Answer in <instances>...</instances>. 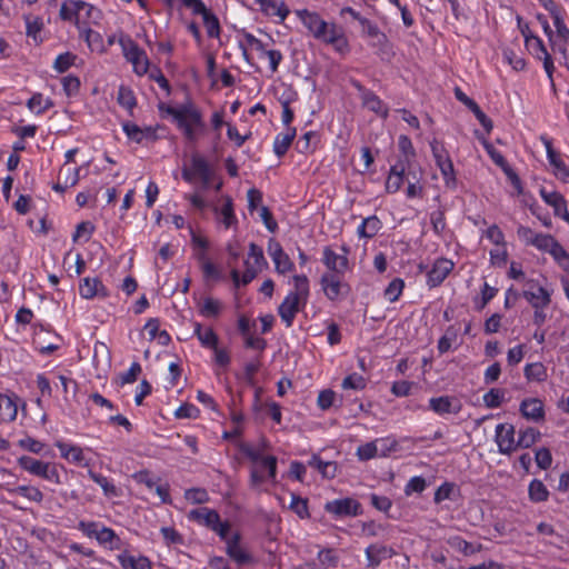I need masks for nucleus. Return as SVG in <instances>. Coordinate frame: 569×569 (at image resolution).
<instances>
[{
	"label": "nucleus",
	"mask_w": 569,
	"mask_h": 569,
	"mask_svg": "<svg viewBox=\"0 0 569 569\" xmlns=\"http://www.w3.org/2000/svg\"><path fill=\"white\" fill-rule=\"evenodd\" d=\"M208 131L203 110L189 97V93H186L184 100L180 101V134L184 147L194 150L207 137Z\"/></svg>",
	"instance_id": "1"
},
{
	"label": "nucleus",
	"mask_w": 569,
	"mask_h": 569,
	"mask_svg": "<svg viewBox=\"0 0 569 569\" xmlns=\"http://www.w3.org/2000/svg\"><path fill=\"white\" fill-rule=\"evenodd\" d=\"M296 14L315 39L331 44L340 53L349 50L348 40L341 27L335 22L325 21L317 12L307 9L297 10Z\"/></svg>",
	"instance_id": "2"
},
{
	"label": "nucleus",
	"mask_w": 569,
	"mask_h": 569,
	"mask_svg": "<svg viewBox=\"0 0 569 569\" xmlns=\"http://www.w3.org/2000/svg\"><path fill=\"white\" fill-rule=\"evenodd\" d=\"M295 289L278 307V313L287 328L293 323L296 315L303 310L309 298V280L305 274L293 276Z\"/></svg>",
	"instance_id": "3"
},
{
	"label": "nucleus",
	"mask_w": 569,
	"mask_h": 569,
	"mask_svg": "<svg viewBox=\"0 0 569 569\" xmlns=\"http://www.w3.org/2000/svg\"><path fill=\"white\" fill-rule=\"evenodd\" d=\"M18 465L24 471L40 477L54 485H61V478L59 473V466L57 463L42 461L30 456H21L18 459Z\"/></svg>",
	"instance_id": "4"
},
{
	"label": "nucleus",
	"mask_w": 569,
	"mask_h": 569,
	"mask_svg": "<svg viewBox=\"0 0 569 569\" xmlns=\"http://www.w3.org/2000/svg\"><path fill=\"white\" fill-rule=\"evenodd\" d=\"M183 179L189 182H194L197 180L201 181L202 186L207 188L211 180V171L207 160L199 156L198 153H193L191 157V163L189 167H186L182 172Z\"/></svg>",
	"instance_id": "5"
},
{
	"label": "nucleus",
	"mask_w": 569,
	"mask_h": 569,
	"mask_svg": "<svg viewBox=\"0 0 569 569\" xmlns=\"http://www.w3.org/2000/svg\"><path fill=\"white\" fill-rule=\"evenodd\" d=\"M540 140L546 148L548 161L553 168V174L562 182L569 183V167L563 162L560 154L553 149L552 142L548 137L541 136Z\"/></svg>",
	"instance_id": "6"
},
{
	"label": "nucleus",
	"mask_w": 569,
	"mask_h": 569,
	"mask_svg": "<svg viewBox=\"0 0 569 569\" xmlns=\"http://www.w3.org/2000/svg\"><path fill=\"white\" fill-rule=\"evenodd\" d=\"M325 510L336 517H356L361 513V505L352 498L336 499L328 501Z\"/></svg>",
	"instance_id": "7"
},
{
	"label": "nucleus",
	"mask_w": 569,
	"mask_h": 569,
	"mask_svg": "<svg viewBox=\"0 0 569 569\" xmlns=\"http://www.w3.org/2000/svg\"><path fill=\"white\" fill-rule=\"evenodd\" d=\"M515 427L510 423H499L496 427L495 440L498 450L502 455H510L517 450V441L515 440Z\"/></svg>",
	"instance_id": "8"
},
{
	"label": "nucleus",
	"mask_w": 569,
	"mask_h": 569,
	"mask_svg": "<svg viewBox=\"0 0 569 569\" xmlns=\"http://www.w3.org/2000/svg\"><path fill=\"white\" fill-rule=\"evenodd\" d=\"M268 253L271 257L278 273L284 274L293 270V262L283 251L281 244L273 238L268 241Z\"/></svg>",
	"instance_id": "9"
},
{
	"label": "nucleus",
	"mask_w": 569,
	"mask_h": 569,
	"mask_svg": "<svg viewBox=\"0 0 569 569\" xmlns=\"http://www.w3.org/2000/svg\"><path fill=\"white\" fill-rule=\"evenodd\" d=\"M343 273L337 272H326L322 274L320 279L321 288L329 300H337L342 292L343 288H348L346 283L342 282L341 276Z\"/></svg>",
	"instance_id": "10"
},
{
	"label": "nucleus",
	"mask_w": 569,
	"mask_h": 569,
	"mask_svg": "<svg viewBox=\"0 0 569 569\" xmlns=\"http://www.w3.org/2000/svg\"><path fill=\"white\" fill-rule=\"evenodd\" d=\"M523 297L535 309H543L551 301L550 293L533 281L528 282V289L523 291Z\"/></svg>",
	"instance_id": "11"
},
{
	"label": "nucleus",
	"mask_w": 569,
	"mask_h": 569,
	"mask_svg": "<svg viewBox=\"0 0 569 569\" xmlns=\"http://www.w3.org/2000/svg\"><path fill=\"white\" fill-rule=\"evenodd\" d=\"M345 254L336 253L330 247L323 248L322 261L331 272L345 273L348 269V249L342 247Z\"/></svg>",
	"instance_id": "12"
},
{
	"label": "nucleus",
	"mask_w": 569,
	"mask_h": 569,
	"mask_svg": "<svg viewBox=\"0 0 569 569\" xmlns=\"http://www.w3.org/2000/svg\"><path fill=\"white\" fill-rule=\"evenodd\" d=\"M453 263L445 258L436 260L433 267L428 272V286L433 288L439 286L451 272Z\"/></svg>",
	"instance_id": "13"
},
{
	"label": "nucleus",
	"mask_w": 569,
	"mask_h": 569,
	"mask_svg": "<svg viewBox=\"0 0 569 569\" xmlns=\"http://www.w3.org/2000/svg\"><path fill=\"white\" fill-rule=\"evenodd\" d=\"M80 296L84 299L94 297L106 298L109 296L106 287L98 278H83L79 286Z\"/></svg>",
	"instance_id": "14"
},
{
	"label": "nucleus",
	"mask_w": 569,
	"mask_h": 569,
	"mask_svg": "<svg viewBox=\"0 0 569 569\" xmlns=\"http://www.w3.org/2000/svg\"><path fill=\"white\" fill-rule=\"evenodd\" d=\"M82 10H91V4L84 1L69 0L62 3L59 16L64 21L78 22L82 16Z\"/></svg>",
	"instance_id": "15"
},
{
	"label": "nucleus",
	"mask_w": 569,
	"mask_h": 569,
	"mask_svg": "<svg viewBox=\"0 0 569 569\" xmlns=\"http://www.w3.org/2000/svg\"><path fill=\"white\" fill-rule=\"evenodd\" d=\"M188 519L211 530L214 528V525H218L220 516L213 509L201 507L189 511Z\"/></svg>",
	"instance_id": "16"
},
{
	"label": "nucleus",
	"mask_w": 569,
	"mask_h": 569,
	"mask_svg": "<svg viewBox=\"0 0 569 569\" xmlns=\"http://www.w3.org/2000/svg\"><path fill=\"white\" fill-rule=\"evenodd\" d=\"M227 555L238 565H246L251 562L252 557L240 546V535L234 533L227 541Z\"/></svg>",
	"instance_id": "17"
},
{
	"label": "nucleus",
	"mask_w": 569,
	"mask_h": 569,
	"mask_svg": "<svg viewBox=\"0 0 569 569\" xmlns=\"http://www.w3.org/2000/svg\"><path fill=\"white\" fill-rule=\"evenodd\" d=\"M395 555L392 548L380 543H373L367 547L366 557L369 568H377L383 559L391 558Z\"/></svg>",
	"instance_id": "18"
},
{
	"label": "nucleus",
	"mask_w": 569,
	"mask_h": 569,
	"mask_svg": "<svg viewBox=\"0 0 569 569\" xmlns=\"http://www.w3.org/2000/svg\"><path fill=\"white\" fill-rule=\"evenodd\" d=\"M520 412L527 419L542 420L545 417L543 403L537 398L525 399L520 403Z\"/></svg>",
	"instance_id": "19"
},
{
	"label": "nucleus",
	"mask_w": 569,
	"mask_h": 569,
	"mask_svg": "<svg viewBox=\"0 0 569 569\" xmlns=\"http://www.w3.org/2000/svg\"><path fill=\"white\" fill-rule=\"evenodd\" d=\"M408 166L402 160H399L396 164H393L390 169V173L386 181V190L389 193L397 192L402 183L403 176Z\"/></svg>",
	"instance_id": "20"
},
{
	"label": "nucleus",
	"mask_w": 569,
	"mask_h": 569,
	"mask_svg": "<svg viewBox=\"0 0 569 569\" xmlns=\"http://www.w3.org/2000/svg\"><path fill=\"white\" fill-rule=\"evenodd\" d=\"M362 106L368 110L375 112L376 114L386 119L389 114L388 107L382 102V100L373 92L369 91L361 99Z\"/></svg>",
	"instance_id": "21"
},
{
	"label": "nucleus",
	"mask_w": 569,
	"mask_h": 569,
	"mask_svg": "<svg viewBox=\"0 0 569 569\" xmlns=\"http://www.w3.org/2000/svg\"><path fill=\"white\" fill-rule=\"evenodd\" d=\"M540 196L543 201L553 208V212L557 217H561L567 211V202L562 194L552 191L548 192L545 189L540 190Z\"/></svg>",
	"instance_id": "22"
},
{
	"label": "nucleus",
	"mask_w": 569,
	"mask_h": 569,
	"mask_svg": "<svg viewBox=\"0 0 569 569\" xmlns=\"http://www.w3.org/2000/svg\"><path fill=\"white\" fill-rule=\"evenodd\" d=\"M429 407L438 415L458 413L460 410V406H455L452 399L448 396L431 398Z\"/></svg>",
	"instance_id": "23"
},
{
	"label": "nucleus",
	"mask_w": 569,
	"mask_h": 569,
	"mask_svg": "<svg viewBox=\"0 0 569 569\" xmlns=\"http://www.w3.org/2000/svg\"><path fill=\"white\" fill-rule=\"evenodd\" d=\"M532 246L540 251L548 252L551 257H553L561 247L553 236L546 233H538L533 239Z\"/></svg>",
	"instance_id": "24"
},
{
	"label": "nucleus",
	"mask_w": 569,
	"mask_h": 569,
	"mask_svg": "<svg viewBox=\"0 0 569 569\" xmlns=\"http://www.w3.org/2000/svg\"><path fill=\"white\" fill-rule=\"evenodd\" d=\"M17 413L16 401L11 397L0 393V423L13 421Z\"/></svg>",
	"instance_id": "25"
},
{
	"label": "nucleus",
	"mask_w": 569,
	"mask_h": 569,
	"mask_svg": "<svg viewBox=\"0 0 569 569\" xmlns=\"http://www.w3.org/2000/svg\"><path fill=\"white\" fill-rule=\"evenodd\" d=\"M263 12L268 16L279 17L283 21L289 14V9L283 1L280 0H258Z\"/></svg>",
	"instance_id": "26"
},
{
	"label": "nucleus",
	"mask_w": 569,
	"mask_h": 569,
	"mask_svg": "<svg viewBox=\"0 0 569 569\" xmlns=\"http://www.w3.org/2000/svg\"><path fill=\"white\" fill-rule=\"evenodd\" d=\"M370 46L372 48L376 49V53L381 58V59H387V58H390L392 56V46L388 39V37L386 36V33H383L382 31L379 32L376 37L373 38H370Z\"/></svg>",
	"instance_id": "27"
},
{
	"label": "nucleus",
	"mask_w": 569,
	"mask_h": 569,
	"mask_svg": "<svg viewBox=\"0 0 569 569\" xmlns=\"http://www.w3.org/2000/svg\"><path fill=\"white\" fill-rule=\"evenodd\" d=\"M296 137V128L288 127L286 133H280L273 142V151L278 157H282L288 151Z\"/></svg>",
	"instance_id": "28"
},
{
	"label": "nucleus",
	"mask_w": 569,
	"mask_h": 569,
	"mask_svg": "<svg viewBox=\"0 0 569 569\" xmlns=\"http://www.w3.org/2000/svg\"><path fill=\"white\" fill-rule=\"evenodd\" d=\"M382 228V223L377 216L365 218L358 227V234L361 238H373Z\"/></svg>",
	"instance_id": "29"
},
{
	"label": "nucleus",
	"mask_w": 569,
	"mask_h": 569,
	"mask_svg": "<svg viewBox=\"0 0 569 569\" xmlns=\"http://www.w3.org/2000/svg\"><path fill=\"white\" fill-rule=\"evenodd\" d=\"M57 448L60 450L61 457L74 462V463H81L84 459L83 451L80 447L68 445L62 441L56 442Z\"/></svg>",
	"instance_id": "30"
},
{
	"label": "nucleus",
	"mask_w": 569,
	"mask_h": 569,
	"mask_svg": "<svg viewBox=\"0 0 569 569\" xmlns=\"http://www.w3.org/2000/svg\"><path fill=\"white\" fill-rule=\"evenodd\" d=\"M190 234L193 256L198 260H203L209 246L208 239L201 233L194 231L192 228H190Z\"/></svg>",
	"instance_id": "31"
},
{
	"label": "nucleus",
	"mask_w": 569,
	"mask_h": 569,
	"mask_svg": "<svg viewBox=\"0 0 569 569\" xmlns=\"http://www.w3.org/2000/svg\"><path fill=\"white\" fill-rule=\"evenodd\" d=\"M308 465L322 473L326 478H335L337 465L332 461H323L319 456L313 455Z\"/></svg>",
	"instance_id": "32"
},
{
	"label": "nucleus",
	"mask_w": 569,
	"mask_h": 569,
	"mask_svg": "<svg viewBox=\"0 0 569 569\" xmlns=\"http://www.w3.org/2000/svg\"><path fill=\"white\" fill-rule=\"evenodd\" d=\"M119 44L121 46L123 56L128 61H132L138 57H141V52H143L138 44L128 36L120 34L118 39Z\"/></svg>",
	"instance_id": "33"
},
{
	"label": "nucleus",
	"mask_w": 569,
	"mask_h": 569,
	"mask_svg": "<svg viewBox=\"0 0 569 569\" xmlns=\"http://www.w3.org/2000/svg\"><path fill=\"white\" fill-rule=\"evenodd\" d=\"M12 495L21 496L32 502L40 503L43 500L42 491L34 486H18L10 490Z\"/></svg>",
	"instance_id": "34"
},
{
	"label": "nucleus",
	"mask_w": 569,
	"mask_h": 569,
	"mask_svg": "<svg viewBox=\"0 0 569 569\" xmlns=\"http://www.w3.org/2000/svg\"><path fill=\"white\" fill-rule=\"evenodd\" d=\"M194 333L198 337L200 343L204 348H216L218 345V336L211 328L202 329L200 323H196Z\"/></svg>",
	"instance_id": "35"
},
{
	"label": "nucleus",
	"mask_w": 569,
	"mask_h": 569,
	"mask_svg": "<svg viewBox=\"0 0 569 569\" xmlns=\"http://www.w3.org/2000/svg\"><path fill=\"white\" fill-rule=\"evenodd\" d=\"M529 499L532 502H543L549 497V491L541 480L533 479L528 488Z\"/></svg>",
	"instance_id": "36"
},
{
	"label": "nucleus",
	"mask_w": 569,
	"mask_h": 569,
	"mask_svg": "<svg viewBox=\"0 0 569 569\" xmlns=\"http://www.w3.org/2000/svg\"><path fill=\"white\" fill-rule=\"evenodd\" d=\"M96 540L102 546L109 545L110 549H117L120 542V538L114 530L106 526L100 527Z\"/></svg>",
	"instance_id": "37"
},
{
	"label": "nucleus",
	"mask_w": 569,
	"mask_h": 569,
	"mask_svg": "<svg viewBox=\"0 0 569 569\" xmlns=\"http://www.w3.org/2000/svg\"><path fill=\"white\" fill-rule=\"evenodd\" d=\"M79 169L78 168H70V167H67L66 164L61 167L60 171H59V179H62V174L68 172L71 174V178H70V181L68 178L64 179V183L61 184V183H56L53 184V190L58 191V192H64L67 190V188L69 187H73L78 183L79 181Z\"/></svg>",
	"instance_id": "38"
},
{
	"label": "nucleus",
	"mask_w": 569,
	"mask_h": 569,
	"mask_svg": "<svg viewBox=\"0 0 569 569\" xmlns=\"http://www.w3.org/2000/svg\"><path fill=\"white\" fill-rule=\"evenodd\" d=\"M123 569H151L150 562L144 557L134 558L128 555L118 556Z\"/></svg>",
	"instance_id": "39"
},
{
	"label": "nucleus",
	"mask_w": 569,
	"mask_h": 569,
	"mask_svg": "<svg viewBox=\"0 0 569 569\" xmlns=\"http://www.w3.org/2000/svg\"><path fill=\"white\" fill-rule=\"evenodd\" d=\"M525 377L529 381H545L547 379V369L541 362L528 363L525 367Z\"/></svg>",
	"instance_id": "40"
},
{
	"label": "nucleus",
	"mask_w": 569,
	"mask_h": 569,
	"mask_svg": "<svg viewBox=\"0 0 569 569\" xmlns=\"http://www.w3.org/2000/svg\"><path fill=\"white\" fill-rule=\"evenodd\" d=\"M202 17L203 26L207 30L209 38H219L220 36V22L218 17L209 9Z\"/></svg>",
	"instance_id": "41"
},
{
	"label": "nucleus",
	"mask_w": 569,
	"mask_h": 569,
	"mask_svg": "<svg viewBox=\"0 0 569 569\" xmlns=\"http://www.w3.org/2000/svg\"><path fill=\"white\" fill-rule=\"evenodd\" d=\"M540 438L539 430L535 428H527L519 431V438L517 440V448H530Z\"/></svg>",
	"instance_id": "42"
},
{
	"label": "nucleus",
	"mask_w": 569,
	"mask_h": 569,
	"mask_svg": "<svg viewBox=\"0 0 569 569\" xmlns=\"http://www.w3.org/2000/svg\"><path fill=\"white\" fill-rule=\"evenodd\" d=\"M88 475L93 482H96L97 485H99L101 487V489L103 490L106 496H109V497L118 496L116 486L112 482H110L107 477H104L100 473H97L92 470H89Z\"/></svg>",
	"instance_id": "43"
},
{
	"label": "nucleus",
	"mask_w": 569,
	"mask_h": 569,
	"mask_svg": "<svg viewBox=\"0 0 569 569\" xmlns=\"http://www.w3.org/2000/svg\"><path fill=\"white\" fill-rule=\"evenodd\" d=\"M220 214L222 217V223L226 228H230L237 222V218L233 212L232 199L229 196L223 197V204L220 208Z\"/></svg>",
	"instance_id": "44"
},
{
	"label": "nucleus",
	"mask_w": 569,
	"mask_h": 569,
	"mask_svg": "<svg viewBox=\"0 0 569 569\" xmlns=\"http://www.w3.org/2000/svg\"><path fill=\"white\" fill-rule=\"evenodd\" d=\"M289 509L293 511L299 518L306 519L310 517L308 510V499L301 498L296 493H291V502Z\"/></svg>",
	"instance_id": "45"
},
{
	"label": "nucleus",
	"mask_w": 569,
	"mask_h": 569,
	"mask_svg": "<svg viewBox=\"0 0 569 569\" xmlns=\"http://www.w3.org/2000/svg\"><path fill=\"white\" fill-rule=\"evenodd\" d=\"M42 27L43 23L40 18H32L30 16L26 17L27 36L32 38L36 43H40L42 41V39L40 38Z\"/></svg>",
	"instance_id": "46"
},
{
	"label": "nucleus",
	"mask_w": 569,
	"mask_h": 569,
	"mask_svg": "<svg viewBox=\"0 0 569 569\" xmlns=\"http://www.w3.org/2000/svg\"><path fill=\"white\" fill-rule=\"evenodd\" d=\"M525 43L528 51L537 59L542 60L546 58V56H549V52L547 51L542 40L539 37L536 36L533 38L527 39Z\"/></svg>",
	"instance_id": "47"
},
{
	"label": "nucleus",
	"mask_w": 569,
	"mask_h": 569,
	"mask_svg": "<svg viewBox=\"0 0 569 569\" xmlns=\"http://www.w3.org/2000/svg\"><path fill=\"white\" fill-rule=\"evenodd\" d=\"M83 34H84V40L88 43V47L92 51H98V52H104L106 51L102 36L99 32H97V31H94L92 29H86L83 31Z\"/></svg>",
	"instance_id": "48"
},
{
	"label": "nucleus",
	"mask_w": 569,
	"mask_h": 569,
	"mask_svg": "<svg viewBox=\"0 0 569 569\" xmlns=\"http://www.w3.org/2000/svg\"><path fill=\"white\" fill-rule=\"evenodd\" d=\"M448 545L453 548L455 550H458L460 551L461 553H463L465 556H469V555H473L477 549L473 547L472 543L466 541L463 538H461L460 536H453V537H450L448 540H447Z\"/></svg>",
	"instance_id": "49"
},
{
	"label": "nucleus",
	"mask_w": 569,
	"mask_h": 569,
	"mask_svg": "<svg viewBox=\"0 0 569 569\" xmlns=\"http://www.w3.org/2000/svg\"><path fill=\"white\" fill-rule=\"evenodd\" d=\"M77 59V56L71 52H64L59 54L53 63L54 70H57L60 73L66 72L71 66L74 64V61Z\"/></svg>",
	"instance_id": "50"
},
{
	"label": "nucleus",
	"mask_w": 569,
	"mask_h": 569,
	"mask_svg": "<svg viewBox=\"0 0 569 569\" xmlns=\"http://www.w3.org/2000/svg\"><path fill=\"white\" fill-rule=\"evenodd\" d=\"M505 391L492 388L483 395V402L488 408H498L503 402Z\"/></svg>",
	"instance_id": "51"
},
{
	"label": "nucleus",
	"mask_w": 569,
	"mask_h": 569,
	"mask_svg": "<svg viewBox=\"0 0 569 569\" xmlns=\"http://www.w3.org/2000/svg\"><path fill=\"white\" fill-rule=\"evenodd\" d=\"M405 282L400 278L393 279L385 290V297L390 301L395 302L402 293Z\"/></svg>",
	"instance_id": "52"
},
{
	"label": "nucleus",
	"mask_w": 569,
	"mask_h": 569,
	"mask_svg": "<svg viewBox=\"0 0 569 569\" xmlns=\"http://www.w3.org/2000/svg\"><path fill=\"white\" fill-rule=\"evenodd\" d=\"M118 102L120 106L131 111L136 106V97L129 88L121 86L118 91Z\"/></svg>",
	"instance_id": "53"
},
{
	"label": "nucleus",
	"mask_w": 569,
	"mask_h": 569,
	"mask_svg": "<svg viewBox=\"0 0 569 569\" xmlns=\"http://www.w3.org/2000/svg\"><path fill=\"white\" fill-rule=\"evenodd\" d=\"M246 264H249V262H246ZM260 270L256 267L247 266L246 271L243 272L241 280H239V272L237 270L231 271L232 280L234 281L236 286H239L240 283L246 286L250 283L258 274Z\"/></svg>",
	"instance_id": "54"
},
{
	"label": "nucleus",
	"mask_w": 569,
	"mask_h": 569,
	"mask_svg": "<svg viewBox=\"0 0 569 569\" xmlns=\"http://www.w3.org/2000/svg\"><path fill=\"white\" fill-rule=\"evenodd\" d=\"M439 170L443 177L446 187L450 188V189H455L457 186V178H456V171H455L452 161L450 160L447 163H442V166H440Z\"/></svg>",
	"instance_id": "55"
},
{
	"label": "nucleus",
	"mask_w": 569,
	"mask_h": 569,
	"mask_svg": "<svg viewBox=\"0 0 569 569\" xmlns=\"http://www.w3.org/2000/svg\"><path fill=\"white\" fill-rule=\"evenodd\" d=\"M184 498L191 503L202 505L209 501V495L203 488H192L186 490Z\"/></svg>",
	"instance_id": "56"
},
{
	"label": "nucleus",
	"mask_w": 569,
	"mask_h": 569,
	"mask_svg": "<svg viewBox=\"0 0 569 569\" xmlns=\"http://www.w3.org/2000/svg\"><path fill=\"white\" fill-rule=\"evenodd\" d=\"M375 443H378V455L387 457L398 448V441L391 437L376 439Z\"/></svg>",
	"instance_id": "57"
},
{
	"label": "nucleus",
	"mask_w": 569,
	"mask_h": 569,
	"mask_svg": "<svg viewBox=\"0 0 569 569\" xmlns=\"http://www.w3.org/2000/svg\"><path fill=\"white\" fill-rule=\"evenodd\" d=\"M357 456L359 460L367 461L378 456V443L375 441L367 442L359 446L357 449Z\"/></svg>",
	"instance_id": "58"
},
{
	"label": "nucleus",
	"mask_w": 569,
	"mask_h": 569,
	"mask_svg": "<svg viewBox=\"0 0 569 569\" xmlns=\"http://www.w3.org/2000/svg\"><path fill=\"white\" fill-rule=\"evenodd\" d=\"M249 257L253 259V267L258 268V270H262L267 267V261L263 256V251L261 247L251 242L249 246Z\"/></svg>",
	"instance_id": "59"
},
{
	"label": "nucleus",
	"mask_w": 569,
	"mask_h": 569,
	"mask_svg": "<svg viewBox=\"0 0 569 569\" xmlns=\"http://www.w3.org/2000/svg\"><path fill=\"white\" fill-rule=\"evenodd\" d=\"M343 389L362 390L366 387V380L358 373L347 376L342 381Z\"/></svg>",
	"instance_id": "60"
},
{
	"label": "nucleus",
	"mask_w": 569,
	"mask_h": 569,
	"mask_svg": "<svg viewBox=\"0 0 569 569\" xmlns=\"http://www.w3.org/2000/svg\"><path fill=\"white\" fill-rule=\"evenodd\" d=\"M180 6L190 10L193 16H203L209 10L202 0H180Z\"/></svg>",
	"instance_id": "61"
},
{
	"label": "nucleus",
	"mask_w": 569,
	"mask_h": 569,
	"mask_svg": "<svg viewBox=\"0 0 569 569\" xmlns=\"http://www.w3.org/2000/svg\"><path fill=\"white\" fill-rule=\"evenodd\" d=\"M398 146L403 153V159L401 160L406 163V166H409L410 158L415 157V149L411 140L407 136H400Z\"/></svg>",
	"instance_id": "62"
},
{
	"label": "nucleus",
	"mask_w": 569,
	"mask_h": 569,
	"mask_svg": "<svg viewBox=\"0 0 569 569\" xmlns=\"http://www.w3.org/2000/svg\"><path fill=\"white\" fill-rule=\"evenodd\" d=\"M430 221H431L433 231L437 234H440L446 228L445 210L442 208H439V209L432 211L430 214Z\"/></svg>",
	"instance_id": "63"
},
{
	"label": "nucleus",
	"mask_w": 569,
	"mask_h": 569,
	"mask_svg": "<svg viewBox=\"0 0 569 569\" xmlns=\"http://www.w3.org/2000/svg\"><path fill=\"white\" fill-rule=\"evenodd\" d=\"M535 460L537 466L542 469L547 470L550 468L552 463V456L549 449L547 448H540L536 451Z\"/></svg>",
	"instance_id": "64"
}]
</instances>
